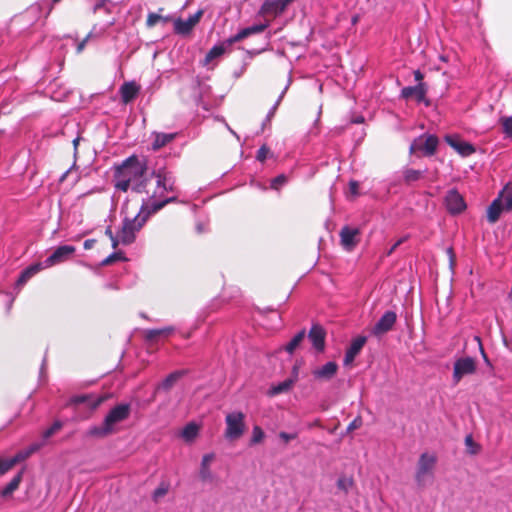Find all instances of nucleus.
<instances>
[{
  "label": "nucleus",
  "instance_id": "61",
  "mask_svg": "<svg viewBox=\"0 0 512 512\" xmlns=\"http://www.w3.org/2000/svg\"><path fill=\"white\" fill-rule=\"evenodd\" d=\"M447 253H448V255H449V258H450L451 264H453V263H454V261H455V254H454L453 248H451V247H450V248H448V249H447Z\"/></svg>",
  "mask_w": 512,
  "mask_h": 512
},
{
  "label": "nucleus",
  "instance_id": "36",
  "mask_svg": "<svg viewBox=\"0 0 512 512\" xmlns=\"http://www.w3.org/2000/svg\"><path fill=\"white\" fill-rule=\"evenodd\" d=\"M91 399H92V397L90 395H78V396H75L72 398V402L74 404L87 403L93 409L97 408L102 402L101 398H97V399H93V400H91Z\"/></svg>",
  "mask_w": 512,
  "mask_h": 512
},
{
  "label": "nucleus",
  "instance_id": "52",
  "mask_svg": "<svg viewBox=\"0 0 512 512\" xmlns=\"http://www.w3.org/2000/svg\"><path fill=\"white\" fill-rule=\"evenodd\" d=\"M406 237H403V238H400L399 240H397L393 245L392 247L387 251L386 255L387 256H390L402 243H404L406 241Z\"/></svg>",
  "mask_w": 512,
  "mask_h": 512
},
{
  "label": "nucleus",
  "instance_id": "16",
  "mask_svg": "<svg viewBox=\"0 0 512 512\" xmlns=\"http://www.w3.org/2000/svg\"><path fill=\"white\" fill-rule=\"evenodd\" d=\"M147 209L150 211L152 215L156 214L160 210H162L166 205L171 203H182L185 204L186 202L183 200H179L178 198V192L172 193V196H163L162 198L156 200V201H143Z\"/></svg>",
  "mask_w": 512,
  "mask_h": 512
},
{
  "label": "nucleus",
  "instance_id": "15",
  "mask_svg": "<svg viewBox=\"0 0 512 512\" xmlns=\"http://www.w3.org/2000/svg\"><path fill=\"white\" fill-rule=\"evenodd\" d=\"M397 319L394 311H386L373 327V334L376 336L383 335L390 331Z\"/></svg>",
  "mask_w": 512,
  "mask_h": 512
},
{
  "label": "nucleus",
  "instance_id": "44",
  "mask_svg": "<svg viewBox=\"0 0 512 512\" xmlns=\"http://www.w3.org/2000/svg\"><path fill=\"white\" fill-rule=\"evenodd\" d=\"M288 87H289V83L285 86V88L282 90V92L280 93L278 99L276 100V102L274 103V105L270 108V110L268 111L267 115H268V118H273L277 109H278V106L279 104L281 103L286 91L288 90Z\"/></svg>",
  "mask_w": 512,
  "mask_h": 512
},
{
  "label": "nucleus",
  "instance_id": "18",
  "mask_svg": "<svg viewBox=\"0 0 512 512\" xmlns=\"http://www.w3.org/2000/svg\"><path fill=\"white\" fill-rule=\"evenodd\" d=\"M43 268L42 263H35L28 267H26L19 275L18 279L16 280L14 284V290L16 291V294H18L23 286L38 272H40Z\"/></svg>",
  "mask_w": 512,
  "mask_h": 512
},
{
  "label": "nucleus",
  "instance_id": "32",
  "mask_svg": "<svg viewBox=\"0 0 512 512\" xmlns=\"http://www.w3.org/2000/svg\"><path fill=\"white\" fill-rule=\"evenodd\" d=\"M306 339V331H299L284 347L285 351L292 354L300 344Z\"/></svg>",
  "mask_w": 512,
  "mask_h": 512
},
{
  "label": "nucleus",
  "instance_id": "14",
  "mask_svg": "<svg viewBox=\"0 0 512 512\" xmlns=\"http://www.w3.org/2000/svg\"><path fill=\"white\" fill-rule=\"evenodd\" d=\"M427 86L425 83H418L416 86H407L401 90V97L408 100L415 98L419 103L424 102L429 105V101H426Z\"/></svg>",
  "mask_w": 512,
  "mask_h": 512
},
{
  "label": "nucleus",
  "instance_id": "43",
  "mask_svg": "<svg viewBox=\"0 0 512 512\" xmlns=\"http://www.w3.org/2000/svg\"><path fill=\"white\" fill-rule=\"evenodd\" d=\"M337 364L335 362H328L322 366V377L330 378L337 371Z\"/></svg>",
  "mask_w": 512,
  "mask_h": 512
},
{
  "label": "nucleus",
  "instance_id": "40",
  "mask_svg": "<svg viewBox=\"0 0 512 512\" xmlns=\"http://www.w3.org/2000/svg\"><path fill=\"white\" fill-rule=\"evenodd\" d=\"M287 182L288 177L285 174H280L271 180L270 187L273 190L279 191Z\"/></svg>",
  "mask_w": 512,
  "mask_h": 512
},
{
  "label": "nucleus",
  "instance_id": "55",
  "mask_svg": "<svg viewBox=\"0 0 512 512\" xmlns=\"http://www.w3.org/2000/svg\"><path fill=\"white\" fill-rule=\"evenodd\" d=\"M319 120H320V109L317 112V117H316V119L314 121V127H313V129H311L309 131V134H311V135H317L318 134L317 123H318Z\"/></svg>",
  "mask_w": 512,
  "mask_h": 512
},
{
  "label": "nucleus",
  "instance_id": "37",
  "mask_svg": "<svg viewBox=\"0 0 512 512\" xmlns=\"http://www.w3.org/2000/svg\"><path fill=\"white\" fill-rule=\"evenodd\" d=\"M292 385H293V380L286 379V380L278 383L277 385L272 386L271 390H270V394L274 396V395L284 393V392L288 391L292 387Z\"/></svg>",
  "mask_w": 512,
  "mask_h": 512
},
{
  "label": "nucleus",
  "instance_id": "6",
  "mask_svg": "<svg viewBox=\"0 0 512 512\" xmlns=\"http://www.w3.org/2000/svg\"><path fill=\"white\" fill-rule=\"evenodd\" d=\"M437 462L435 455L422 453L417 463L415 473V480L419 487L423 488L426 485V478L433 476V471Z\"/></svg>",
  "mask_w": 512,
  "mask_h": 512
},
{
  "label": "nucleus",
  "instance_id": "20",
  "mask_svg": "<svg viewBox=\"0 0 512 512\" xmlns=\"http://www.w3.org/2000/svg\"><path fill=\"white\" fill-rule=\"evenodd\" d=\"M141 87L135 81L124 82L119 89L121 101L124 104L132 102L140 93Z\"/></svg>",
  "mask_w": 512,
  "mask_h": 512
},
{
  "label": "nucleus",
  "instance_id": "26",
  "mask_svg": "<svg viewBox=\"0 0 512 512\" xmlns=\"http://www.w3.org/2000/svg\"><path fill=\"white\" fill-rule=\"evenodd\" d=\"M504 211H507L506 208H504L501 202L495 198L487 209L488 222L491 224L496 223L499 220L501 213Z\"/></svg>",
  "mask_w": 512,
  "mask_h": 512
},
{
  "label": "nucleus",
  "instance_id": "1",
  "mask_svg": "<svg viewBox=\"0 0 512 512\" xmlns=\"http://www.w3.org/2000/svg\"><path fill=\"white\" fill-rule=\"evenodd\" d=\"M147 161L145 158H139L131 155L120 165L115 167L113 183L114 187L122 192L131 189L135 193L147 192Z\"/></svg>",
  "mask_w": 512,
  "mask_h": 512
},
{
  "label": "nucleus",
  "instance_id": "62",
  "mask_svg": "<svg viewBox=\"0 0 512 512\" xmlns=\"http://www.w3.org/2000/svg\"><path fill=\"white\" fill-rule=\"evenodd\" d=\"M110 240L112 242V247L116 248L118 243L120 242L119 235L118 236H114L113 238H110Z\"/></svg>",
  "mask_w": 512,
  "mask_h": 512
},
{
  "label": "nucleus",
  "instance_id": "24",
  "mask_svg": "<svg viewBox=\"0 0 512 512\" xmlns=\"http://www.w3.org/2000/svg\"><path fill=\"white\" fill-rule=\"evenodd\" d=\"M215 459L214 453H207L203 455L199 470V477L203 482L211 481L213 479L212 472L210 470V464Z\"/></svg>",
  "mask_w": 512,
  "mask_h": 512
},
{
  "label": "nucleus",
  "instance_id": "58",
  "mask_svg": "<svg viewBox=\"0 0 512 512\" xmlns=\"http://www.w3.org/2000/svg\"><path fill=\"white\" fill-rule=\"evenodd\" d=\"M95 242L96 241L94 239H87V240H85L84 244H83L84 249L85 250L91 249L94 246Z\"/></svg>",
  "mask_w": 512,
  "mask_h": 512
},
{
  "label": "nucleus",
  "instance_id": "4",
  "mask_svg": "<svg viewBox=\"0 0 512 512\" xmlns=\"http://www.w3.org/2000/svg\"><path fill=\"white\" fill-rule=\"evenodd\" d=\"M152 216L145 204L142 202L139 212L134 218H125L123 220L122 229L119 232L120 242L123 245H130L136 239V234L145 225L147 220Z\"/></svg>",
  "mask_w": 512,
  "mask_h": 512
},
{
  "label": "nucleus",
  "instance_id": "54",
  "mask_svg": "<svg viewBox=\"0 0 512 512\" xmlns=\"http://www.w3.org/2000/svg\"><path fill=\"white\" fill-rule=\"evenodd\" d=\"M89 39L90 38H87V36H86L82 41L77 43V46H76V53L77 54H80L84 50V48H85V46H86V44H87Z\"/></svg>",
  "mask_w": 512,
  "mask_h": 512
},
{
  "label": "nucleus",
  "instance_id": "39",
  "mask_svg": "<svg viewBox=\"0 0 512 512\" xmlns=\"http://www.w3.org/2000/svg\"><path fill=\"white\" fill-rule=\"evenodd\" d=\"M170 488V484L167 481H161L159 486L154 490L152 498L154 501H158L160 498L165 496Z\"/></svg>",
  "mask_w": 512,
  "mask_h": 512
},
{
  "label": "nucleus",
  "instance_id": "33",
  "mask_svg": "<svg viewBox=\"0 0 512 512\" xmlns=\"http://www.w3.org/2000/svg\"><path fill=\"white\" fill-rule=\"evenodd\" d=\"M114 25V21H109L104 24H95L87 35V38H100L105 35L108 29Z\"/></svg>",
  "mask_w": 512,
  "mask_h": 512
},
{
  "label": "nucleus",
  "instance_id": "21",
  "mask_svg": "<svg viewBox=\"0 0 512 512\" xmlns=\"http://www.w3.org/2000/svg\"><path fill=\"white\" fill-rule=\"evenodd\" d=\"M367 341V338L365 336H358L354 338L348 347L345 357H344V365L351 364L355 357L360 353L362 348L364 347L365 343Z\"/></svg>",
  "mask_w": 512,
  "mask_h": 512
},
{
  "label": "nucleus",
  "instance_id": "47",
  "mask_svg": "<svg viewBox=\"0 0 512 512\" xmlns=\"http://www.w3.org/2000/svg\"><path fill=\"white\" fill-rule=\"evenodd\" d=\"M160 20H166V18H163L162 16L156 14V13H149L146 20V25L149 28L154 27Z\"/></svg>",
  "mask_w": 512,
  "mask_h": 512
},
{
  "label": "nucleus",
  "instance_id": "5",
  "mask_svg": "<svg viewBox=\"0 0 512 512\" xmlns=\"http://www.w3.org/2000/svg\"><path fill=\"white\" fill-rule=\"evenodd\" d=\"M225 438L233 441L239 439L245 432V414L241 411H233L225 417Z\"/></svg>",
  "mask_w": 512,
  "mask_h": 512
},
{
  "label": "nucleus",
  "instance_id": "53",
  "mask_svg": "<svg viewBox=\"0 0 512 512\" xmlns=\"http://www.w3.org/2000/svg\"><path fill=\"white\" fill-rule=\"evenodd\" d=\"M296 437L295 434L287 433V432H280L279 438L282 439L285 443H288L289 441L293 440Z\"/></svg>",
  "mask_w": 512,
  "mask_h": 512
},
{
  "label": "nucleus",
  "instance_id": "42",
  "mask_svg": "<svg viewBox=\"0 0 512 512\" xmlns=\"http://www.w3.org/2000/svg\"><path fill=\"white\" fill-rule=\"evenodd\" d=\"M63 427V423L60 421V420H56L53 422V424L48 428L46 429L44 432H43V438L46 440V439H49L51 436L54 435V433H56L58 430H60L61 428Z\"/></svg>",
  "mask_w": 512,
  "mask_h": 512
},
{
  "label": "nucleus",
  "instance_id": "46",
  "mask_svg": "<svg viewBox=\"0 0 512 512\" xmlns=\"http://www.w3.org/2000/svg\"><path fill=\"white\" fill-rule=\"evenodd\" d=\"M125 257L121 252H113L109 256H107L105 259L102 260L101 265L106 266L111 263H113L116 260H124Z\"/></svg>",
  "mask_w": 512,
  "mask_h": 512
},
{
  "label": "nucleus",
  "instance_id": "10",
  "mask_svg": "<svg viewBox=\"0 0 512 512\" xmlns=\"http://www.w3.org/2000/svg\"><path fill=\"white\" fill-rule=\"evenodd\" d=\"M445 206L450 214H460L466 209L463 197L456 189L449 190L445 196Z\"/></svg>",
  "mask_w": 512,
  "mask_h": 512
},
{
  "label": "nucleus",
  "instance_id": "45",
  "mask_svg": "<svg viewBox=\"0 0 512 512\" xmlns=\"http://www.w3.org/2000/svg\"><path fill=\"white\" fill-rule=\"evenodd\" d=\"M501 123L503 126V132L507 137L512 138V117H503L501 119Z\"/></svg>",
  "mask_w": 512,
  "mask_h": 512
},
{
  "label": "nucleus",
  "instance_id": "28",
  "mask_svg": "<svg viewBox=\"0 0 512 512\" xmlns=\"http://www.w3.org/2000/svg\"><path fill=\"white\" fill-rule=\"evenodd\" d=\"M198 96L196 97V104L205 110H209V102L207 97L211 92V87L207 84L198 82Z\"/></svg>",
  "mask_w": 512,
  "mask_h": 512
},
{
  "label": "nucleus",
  "instance_id": "19",
  "mask_svg": "<svg viewBox=\"0 0 512 512\" xmlns=\"http://www.w3.org/2000/svg\"><path fill=\"white\" fill-rule=\"evenodd\" d=\"M176 331V328L172 325L165 326L162 328L145 329L143 331L144 340L150 344L156 343L159 338H167Z\"/></svg>",
  "mask_w": 512,
  "mask_h": 512
},
{
  "label": "nucleus",
  "instance_id": "34",
  "mask_svg": "<svg viewBox=\"0 0 512 512\" xmlns=\"http://www.w3.org/2000/svg\"><path fill=\"white\" fill-rule=\"evenodd\" d=\"M22 479V473L19 472L16 474L11 481L2 489L1 496L8 497L10 496L18 487Z\"/></svg>",
  "mask_w": 512,
  "mask_h": 512
},
{
  "label": "nucleus",
  "instance_id": "11",
  "mask_svg": "<svg viewBox=\"0 0 512 512\" xmlns=\"http://www.w3.org/2000/svg\"><path fill=\"white\" fill-rule=\"evenodd\" d=\"M341 245L347 251H352L360 241V230L358 228H351L344 226L340 230Z\"/></svg>",
  "mask_w": 512,
  "mask_h": 512
},
{
  "label": "nucleus",
  "instance_id": "12",
  "mask_svg": "<svg viewBox=\"0 0 512 512\" xmlns=\"http://www.w3.org/2000/svg\"><path fill=\"white\" fill-rule=\"evenodd\" d=\"M202 10L197 11L193 15H190L186 20L178 18L174 22V31L180 35H188L191 33L195 25L200 21L202 16Z\"/></svg>",
  "mask_w": 512,
  "mask_h": 512
},
{
  "label": "nucleus",
  "instance_id": "2",
  "mask_svg": "<svg viewBox=\"0 0 512 512\" xmlns=\"http://www.w3.org/2000/svg\"><path fill=\"white\" fill-rule=\"evenodd\" d=\"M131 413L130 403H119L109 410L101 425H93L86 436L104 438L117 431L116 425L128 419Z\"/></svg>",
  "mask_w": 512,
  "mask_h": 512
},
{
  "label": "nucleus",
  "instance_id": "57",
  "mask_svg": "<svg viewBox=\"0 0 512 512\" xmlns=\"http://www.w3.org/2000/svg\"><path fill=\"white\" fill-rule=\"evenodd\" d=\"M108 0H98L94 5H93V12L95 13L96 11H98L100 8H102L106 2Z\"/></svg>",
  "mask_w": 512,
  "mask_h": 512
},
{
  "label": "nucleus",
  "instance_id": "50",
  "mask_svg": "<svg viewBox=\"0 0 512 512\" xmlns=\"http://www.w3.org/2000/svg\"><path fill=\"white\" fill-rule=\"evenodd\" d=\"M363 424L362 418L360 416H357L347 427V432H351L353 430H356L360 428Z\"/></svg>",
  "mask_w": 512,
  "mask_h": 512
},
{
  "label": "nucleus",
  "instance_id": "63",
  "mask_svg": "<svg viewBox=\"0 0 512 512\" xmlns=\"http://www.w3.org/2000/svg\"><path fill=\"white\" fill-rule=\"evenodd\" d=\"M105 234L109 237V238H113L115 235L113 234L112 230L110 227H108L106 230H105Z\"/></svg>",
  "mask_w": 512,
  "mask_h": 512
},
{
  "label": "nucleus",
  "instance_id": "27",
  "mask_svg": "<svg viewBox=\"0 0 512 512\" xmlns=\"http://www.w3.org/2000/svg\"><path fill=\"white\" fill-rule=\"evenodd\" d=\"M154 135V140L152 142V149L154 151H157L159 149H161L162 147H164L165 145H167L168 143L172 142L176 136H177V133H159V132H155L153 133Z\"/></svg>",
  "mask_w": 512,
  "mask_h": 512
},
{
  "label": "nucleus",
  "instance_id": "35",
  "mask_svg": "<svg viewBox=\"0 0 512 512\" xmlns=\"http://www.w3.org/2000/svg\"><path fill=\"white\" fill-rule=\"evenodd\" d=\"M424 175V171L408 168L403 172V179L407 185L419 181Z\"/></svg>",
  "mask_w": 512,
  "mask_h": 512
},
{
  "label": "nucleus",
  "instance_id": "49",
  "mask_svg": "<svg viewBox=\"0 0 512 512\" xmlns=\"http://www.w3.org/2000/svg\"><path fill=\"white\" fill-rule=\"evenodd\" d=\"M269 152V148L266 145H262L256 155V159L260 162H264L267 158V154Z\"/></svg>",
  "mask_w": 512,
  "mask_h": 512
},
{
  "label": "nucleus",
  "instance_id": "7",
  "mask_svg": "<svg viewBox=\"0 0 512 512\" xmlns=\"http://www.w3.org/2000/svg\"><path fill=\"white\" fill-rule=\"evenodd\" d=\"M439 144V139L433 134H424L416 138L410 145L409 152L414 154L416 152H422L424 156H433Z\"/></svg>",
  "mask_w": 512,
  "mask_h": 512
},
{
  "label": "nucleus",
  "instance_id": "51",
  "mask_svg": "<svg viewBox=\"0 0 512 512\" xmlns=\"http://www.w3.org/2000/svg\"><path fill=\"white\" fill-rule=\"evenodd\" d=\"M359 183L355 180L349 182V192L352 196L356 197L359 195Z\"/></svg>",
  "mask_w": 512,
  "mask_h": 512
},
{
  "label": "nucleus",
  "instance_id": "56",
  "mask_svg": "<svg viewBox=\"0 0 512 512\" xmlns=\"http://www.w3.org/2000/svg\"><path fill=\"white\" fill-rule=\"evenodd\" d=\"M196 231L199 234L205 233L207 231V227H206V225L204 223L198 222L196 224Z\"/></svg>",
  "mask_w": 512,
  "mask_h": 512
},
{
  "label": "nucleus",
  "instance_id": "59",
  "mask_svg": "<svg viewBox=\"0 0 512 512\" xmlns=\"http://www.w3.org/2000/svg\"><path fill=\"white\" fill-rule=\"evenodd\" d=\"M6 295L10 298L9 303H7V307H8V309H10L18 294H16V292L15 293L7 292Z\"/></svg>",
  "mask_w": 512,
  "mask_h": 512
},
{
  "label": "nucleus",
  "instance_id": "38",
  "mask_svg": "<svg viewBox=\"0 0 512 512\" xmlns=\"http://www.w3.org/2000/svg\"><path fill=\"white\" fill-rule=\"evenodd\" d=\"M353 486H354V480L352 477L341 476L337 480L338 489L343 491L345 494H347Z\"/></svg>",
  "mask_w": 512,
  "mask_h": 512
},
{
  "label": "nucleus",
  "instance_id": "8",
  "mask_svg": "<svg viewBox=\"0 0 512 512\" xmlns=\"http://www.w3.org/2000/svg\"><path fill=\"white\" fill-rule=\"evenodd\" d=\"M477 364L472 357H462L454 362L452 380L456 385L464 376L472 375L476 372Z\"/></svg>",
  "mask_w": 512,
  "mask_h": 512
},
{
  "label": "nucleus",
  "instance_id": "9",
  "mask_svg": "<svg viewBox=\"0 0 512 512\" xmlns=\"http://www.w3.org/2000/svg\"><path fill=\"white\" fill-rule=\"evenodd\" d=\"M75 250V247L72 245H61L57 247L54 252L44 260L42 263L43 268H48L66 261L74 254Z\"/></svg>",
  "mask_w": 512,
  "mask_h": 512
},
{
  "label": "nucleus",
  "instance_id": "25",
  "mask_svg": "<svg viewBox=\"0 0 512 512\" xmlns=\"http://www.w3.org/2000/svg\"><path fill=\"white\" fill-rule=\"evenodd\" d=\"M187 369L176 370L169 375H167L163 381L158 385V389H162L164 391H169L174 384L181 379L183 376L187 375Z\"/></svg>",
  "mask_w": 512,
  "mask_h": 512
},
{
  "label": "nucleus",
  "instance_id": "41",
  "mask_svg": "<svg viewBox=\"0 0 512 512\" xmlns=\"http://www.w3.org/2000/svg\"><path fill=\"white\" fill-rule=\"evenodd\" d=\"M264 437H265V434H264V431L262 430V428L259 426H254L253 430H252V437L250 439V445H255V444L262 442Z\"/></svg>",
  "mask_w": 512,
  "mask_h": 512
},
{
  "label": "nucleus",
  "instance_id": "3",
  "mask_svg": "<svg viewBox=\"0 0 512 512\" xmlns=\"http://www.w3.org/2000/svg\"><path fill=\"white\" fill-rule=\"evenodd\" d=\"M150 176L155 179V188L153 189L150 197L143 201H156L167 193L179 192L176 185L177 179L174 173L165 167L154 169Z\"/></svg>",
  "mask_w": 512,
  "mask_h": 512
},
{
  "label": "nucleus",
  "instance_id": "30",
  "mask_svg": "<svg viewBox=\"0 0 512 512\" xmlns=\"http://www.w3.org/2000/svg\"><path fill=\"white\" fill-rule=\"evenodd\" d=\"M199 434V426L195 422H190L184 426L181 431V437L186 442H192Z\"/></svg>",
  "mask_w": 512,
  "mask_h": 512
},
{
  "label": "nucleus",
  "instance_id": "64",
  "mask_svg": "<svg viewBox=\"0 0 512 512\" xmlns=\"http://www.w3.org/2000/svg\"><path fill=\"white\" fill-rule=\"evenodd\" d=\"M313 375L316 377V378H319L320 377V368H315L313 370Z\"/></svg>",
  "mask_w": 512,
  "mask_h": 512
},
{
  "label": "nucleus",
  "instance_id": "22",
  "mask_svg": "<svg viewBox=\"0 0 512 512\" xmlns=\"http://www.w3.org/2000/svg\"><path fill=\"white\" fill-rule=\"evenodd\" d=\"M36 449L37 446L35 445L32 446L28 451L20 452L14 457H11L9 459H0V475H3L7 471H9L17 462L29 457L30 454L34 452Z\"/></svg>",
  "mask_w": 512,
  "mask_h": 512
},
{
  "label": "nucleus",
  "instance_id": "13",
  "mask_svg": "<svg viewBox=\"0 0 512 512\" xmlns=\"http://www.w3.org/2000/svg\"><path fill=\"white\" fill-rule=\"evenodd\" d=\"M444 140L450 147H452L463 157L470 156L475 152V147L471 143L462 141L456 135H446Z\"/></svg>",
  "mask_w": 512,
  "mask_h": 512
},
{
  "label": "nucleus",
  "instance_id": "17",
  "mask_svg": "<svg viewBox=\"0 0 512 512\" xmlns=\"http://www.w3.org/2000/svg\"><path fill=\"white\" fill-rule=\"evenodd\" d=\"M235 41H232V36L225 39L219 44L214 45L206 54L203 64L208 65L211 61L214 59L222 56L224 53L229 51L233 44H235Z\"/></svg>",
  "mask_w": 512,
  "mask_h": 512
},
{
  "label": "nucleus",
  "instance_id": "29",
  "mask_svg": "<svg viewBox=\"0 0 512 512\" xmlns=\"http://www.w3.org/2000/svg\"><path fill=\"white\" fill-rule=\"evenodd\" d=\"M497 199L506 208L507 211L512 210V184H507L497 196Z\"/></svg>",
  "mask_w": 512,
  "mask_h": 512
},
{
  "label": "nucleus",
  "instance_id": "31",
  "mask_svg": "<svg viewBox=\"0 0 512 512\" xmlns=\"http://www.w3.org/2000/svg\"><path fill=\"white\" fill-rule=\"evenodd\" d=\"M307 339L311 342L313 349L316 352L320 351V324L313 323L308 335Z\"/></svg>",
  "mask_w": 512,
  "mask_h": 512
},
{
  "label": "nucleus",
  "instance_id": "23",
  "mask_svg": "<svg viewBox=\"0 0 512 512\" xmlns=\"http://www.w3.org/2000/svg\"><path fill=\"white\" fill-rule=\"evenodd\" d=\"M268 27V24L266 23H260V24H254L249 27H245L241 29L238 33L235 35H232V41L239 42L253 34H258L263 32Z\"/></svg>",
  "mask_w": 512,
  "mask_h": 512
},
{
  "label": "nucleus",
  "instance_id": "60",
  "mask_svg": "<svg viewBox=\"0 0 512 512\" xmlns=\"http://www.w3.org/2000/svg\"><path fill=\"white\" fill-rule=\"evenodd\" d=\"M414 78L418 83H423L422 80H423L424 76L420 70L414 71Z\"/></svg>",
  "mask_w": 512,
  "mask_h": 512
},
{
  "label": "nucleus",
  "instance_id": "48",
  "mask_svg": "<svg viewBox=\"0 0 512 512\" xmlns=\"http://www.w3.org/2000/svg\"><path fill=\"white\" fill-rule=\"evenodd\" d=\"M465 444L469 448V453L470 454H477L478 453L479 446L474 442V440H473L471 435H468L465 438Z\"/></svg>",
  "mask_w": 512,
  "mask_h": 512
}]
</instances>
